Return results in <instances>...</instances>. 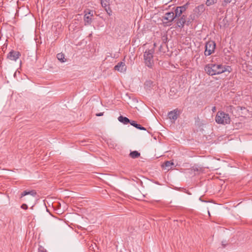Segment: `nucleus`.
<instances>
[{
	"mask_svg": "<svg viewBox=\"0 0 252 252\" xmlns=\"http://www.w3.org/2000/svg\"><path fill=\"white\" fill-rule=\"evenodd\" d=\"M205 71L209 75L221 74L226 71V68L221 64L209 63L205 65Z\"/></svg>",
	"mask_w": 252,
	"mask_h": 252,
	"instance_id": "obj_1",
	"label": "nucleus"
},
{
	"mask_svg": "<svg viewBox=\"0 0 252 252\" xmlns=\"http://www.w3.org/2000/svg\"><path fill=\"white\" fill-rule=\"evenodd\" d=\"M155 50L154 48L147 49L144 53V60L146 66L149 68H152L154 64V54Z\"/></svg>",
	"mask_w": 252,
	"mask_h": 252,
	"instance_id": "obj_2",
	"label": "nucleus"
},
{
	"mask_svg": "<svg viewBox=\"0 0 252 252\" xmlns=\"http://www.w3.org/2000/svg\"><path fill=\"white\" fill-rule=\"evenodd\" d=\"M215 120L218 124H227L230 122L229 115L222 111H219L217 113Z\"/></svg>",
	"mask_w": 252,
	"mask_h": 252,
	"instance_id": "obj_3",
	"label": "nucleus"
},
{
	"mask_svg": "<svg viewBox=\"0 0 252 252\" xmlns=\"http://www.w3.org/2000/svg\"><path fill=\"white\" fill-rule=\"evenodd\" d=\"M216 48V43L214 41L210 40L206 42L205 45V50L204 55L208 56L214 52Z\"/></svg>",
	"mask_w": 252,
	"mask_h": 252,
	"instance_id": "obj_4",
	"label": "nucleus"
},
{
	"mask_svg": "<svg viewBox=\"0 0 252 252\" xmlns=\"http://www.w3.org/2000/svg\"><path fill=\"white\" fill-rule=\"evenodd\" d=\"M189 3L187 2L182 6L176 7L174 9V16L175 18H176L181 16L182 15V14L186 11L189 7Z\"/></svg>",
	"mask_w": 252,
	"mask_h": 252,
	"instance_id": "obj_5",
	"label": "nucleus"
},
{
	"mask_svg": "<svg viewBox=\"0 0 252 252\" xmlns=\"http://www.w3.org/2000/svg\"><path fill=\"white\" fill-rule=\"evenodd\" d=\"M176 24L177 27L180 29L183 28L185 25L187 26V16L182 15L180 17H178L176 20Z\"/></svg>",
	"mask_w": 252,
	"mask_h": 252,
	"instance_id": "obj_6",
	"label": "nucleus"
},
{
	"mask_svg": "<svg viewBox=\"0 0 252 252\" xmlns=\"http://www.w3.org/2000/svg\"><path fill=\"white\" fill-rule=\"evenodd\" d=\"M21 56V53L19 51L12 50L7 56V58L10 60L16 61Z\"/></svg>",
	"mask_w": 252,
	"mask_h": 252,
	"instance_id": "obj_7",
	"label": "nucleus"
},
{
	"mask_svg": "<svg viewBox=\"0 0 252 252\" xmlns=\"http://www.w3.org/2000/svg\"><path fill=\"white\" fill-rule=\"evenodd\" d=\"M114 69L121 72H125L126 70V66L125 62H121L115 66Z\"/></svg>",
	"mask_w": 252,
	"mask_h": 252,
	"instance_id": "obj_8",
	"label": "nucleus"
},
{
	"mask_svg": "<svg viewBox=\"0 0 252 252\" xmlns=\"http://www.w3.org/2000/svg\"><path fill=\"white\" fill-rule=\"evenodd\" d=\"M179 114L180 111L177 109H176L169 112L168 113V116L170 120L175 121L177 119L178 116L179 115Z\"/></svg>",
	"mask_w": 252,
	"mask_h": 252,
	"instance_id": "obj_9",
	"label": "nucleus"
},
{
	"mask_svg": "<svg viewBox=\"0 0 252 252\" xmlns=\"http://www.w3.org/2000/svg\"><path fill=\"white\" fill-rule=\"evenodd\" d=\"M36 194H37V192L35 190H34V189L30 190H26L21 193L20 198H21L23 197H24L26 195H30L32 197L34 198V197H35Z\"/></svg>",
	"mask_w": 252,
	"mask_h": 252,
	"instance_id": "obj_10",
	"label": "nucleus"
},
{
	"mask_svg": "<svg viewBox=\"0 0 252 252\" xmlns=\"http://www.w3.org/2000/svg\"><path fill=\"white\" fill-rule=\"evenodd\" d=\"M174 13L173 12H168L165 14L163 19L169 22H172L175 19Z\"/></svg>",
	"mask_w": 252,
	"mask_h": 252,
	"instance_id": "obj_11",
	"label": "nucleus"
},
{
	"mask_svg": "<svg viewBox=\"0 0 252 252\" xmlns=\"http://www.w3.org/2000/svg\"><path fill=\"white\" fill-rule=\"evenodd\" d=\"M118 119L119 122L125 125H127L128 123L130 124V123L131 122V121L128 119L127 117H124L123 116H120Z\"/></svg>",
	"mask_w": 252,
	"mask_h": 252,
	"instance_id": "obj_12",
	"label": "nucleus"
},
{
	"mask_svg": "<svg viewBox=\"0 0 252 252\" xmlns=\"http://www.w3.org/2000/svg\"><path fill=\"white\" fill-rule=\"evenodd\" d=\"M92 17L91 16L88 15V14H85L84 17V20L85 22V25H90L92 22Z\"/></svg>",
	"mask_w": 252,
	"mask_h": 252,
	"instance_id": "obj_13",
	"label": "nucleus"
},
{
	"mask_svg": "<svg viewBox=\"0 0 252 252\" xmlns=\"http://www.w3.org/2000/svg\"><path fill=\"white\" fill-rule=\"evenodd\" d=\"M195 18V15L194 14H190L188 18L187 17V26L191 25L192 22Z\"/></svg>",
	"mask_w": 252,
	"mask_h": 252,
	"instance_id": "obj_14",
	"label": "nucleus"
},
{
	"mask_svg": "<svg viewBox=\"0 0 252 252\" xmlns=\"http://www.w3.org/2000/svg\"><path fill=\"white\" fill-rule=\"evenodd\" d=\"M130 125L138 129L144 130H146V128L142 126L140 124H137L136 121H131V122L130 123Z\"/></svg>",
	"mask_w": 252,
	"mask_h": 252,
	"instance_id": "obj_15",
	"label": "nucleus"
},
{
	"mask_svg": "<svg viewBox=\"0 0 252 252\" xmlns=\"http://www.w3.org/2000/svg\"><path fill=\"white\" fill-rule=\"evenodd\" d=\"M140 156V153L137 151H132L129 154V157L132 158H138Z\"/></svg>",
	"mask_w": 252,
	"mask_h": 252,
	"instance_id": "obj_16",
	"label": "nucleus"
},
{
	"mask_svg": "<svg viewBox=\"0 0 252 252\" xmlns=\"http://www.w3.org/2000/svg\"><path fill=\"white\" fill-rule=\"evenodd\" d=\"M57 58L61 62L64 63L66 61L64 55L63 53H59L57 55Z\"/></svg>",
	"mask_w": 252,
	"mask_h": 252,
	"instance_id": "obj_17",
	"label": "nucleus"
},
{
	"mask_svg": "<svg viewBox=\"0 0 252 252\" xmlns=\"http://www.w3.org/2000/svg\"><path fill=\"white\" fill-rule=\"evenodd\" d=\"M204 5H200L198 6L197 7H196L195 9H194V11L195 13H199V12H202L204 11Z\"/></svg>",
	"mask_w": 252,
	"mask_h": 252,
	"instance_id": "obj_18",
	"label": "nucleus"
},
{
	"mask_svg": "<svg viewBox=\"0 0 252 252\" xmlns=\"http://www.w3.org/2000/svg\"><path fill=\"white\" fill-rule=\"evenodd\" d=\"M153 82L151 80H147L144 84L145 87L150 88L153 86Z\"/></svg>",
	"mask_w": 252,
	"mask_h": 252,
	"instance_id": "obj_19",
	"label": "nucleus"
},
{
	"mask_svg": "<svg viewBox=\"0 0 252 252\" xmlns=\"http://www.w3.org/2000/svg\"><path fill=\"white\" fill-rule=\"evenodd\" d=\"M217 2V0H207L206 1V4L207 6H211L213 4Z\"/></svg>",
	"mask_w": 252,
	"mask_h": 252,
	"instance_id": "obj_20",
	"label": "nucleus"
},
{
	"mask_svg": "<svg viewBox=\"0 0 252 252\" xmlns=\"http://www.w3.org/2000/svg\"><path fill=\"white\" fill-rule=\"evenodd\" d=\"M101 4L102 6V7H104L105 8H107V7L108 6V3L106 0H101Z\"/></svg>",
	"mask_w": 252,
	"mask_h": 252,
	"instance_id": "obj_21",
	"label": "nucleus"
},
{
	"mask_svg": "<svg viewBox=\"0 0 252 252\" xmlns=\"http://www.w3.org/2000/svg\"><path fill=\"white\" fill-rule=\"evenodd\" d=\"M164 165L165 167H170L173 165V162L171 161H166L164 162Z\"/></svg>",
	"mask_w": 252,
	"mask_h": 252,
	"instance_id": "obj_22",
	"label": "nucleus"
},
{
	"mask_svg": "<svg viewBox=\"0 0 252 252\" xmlns=\"http://www.w3.org/2000/svg\"><path fill=\"white\" fill-rule=\"evenodd\" d=\"M85 14H88V15L93 17V11L92 10H89L88 11H85Z\"/></svg>",
	"mask_w": 252,
	"mask_h": 252,
	"instance_id": "obj_23",
	"label": "nucleus"
},
{
	"mask_svg": "<svg viewBox=\"0 0 252 252\" xmlns=\"http://www.w3.org/2000/svg\"><path fill=\"white\" fill-rule=\"evenodd\" d=\"M234 108V107L232 105H229L226 108V111L227 112H231L232 110V109Z\"/></svg>",
	"mask_w": 252,
	"mask_h": 252,
	"instance_id": "obj_24",
	"label": "nucleus"
},
{
	"mask_svg": "<svg viewBox=\"0 0 252 252\" xmlns=\"http://www.w3.org/2000/svg\"><path fill=\"white\" fill-rule=\"evenodd\" d=\"M105 10L109 15H111L112 11L109 7H107V8H105Z\"/></svg>",
	"mask_w": 252,
	"mask_h": 252,
	"instance_id": "obj_25",
	"label": "nucleus"
},
{
	"mask_svg": "<svg viewBox=\"0 0 252 252\" xmlns=\"http://www.w3.org/2000/svg\"><path fill=\"white\" fill-rule=\"evenodd\" d=\"M21 208L23 209H25V210H26L28 209V205L26 204H23L22 205H21Z\"/></svg>",
	"mask_w": 252,
	"mask_h": 252,
	"instance_id": "obj_26",
	"label": "nucleus"
},
{
	"mask_svg": "<svg viewBox=\"0 0 252 252\" xmlns=\"http://www.w3.org/2000/svg\"><path fill=\"white\" fill-rule=\"evenodd\" d=\"M167 36H164L162 37L163 42L165 43V42L167 41Z\"/></svg>",
	"mask_w": 252,
	"mask_h": 252,
	"instance_id": "obj_27",
	"label": "nucleus"
},
{
	"mask_svg": "<svg viewBox=\"0 0 252 252\" xmlns=\"http://www.w3.org/2000/svg\"><path fill=\"white\" fill-rule=\"evenodd\" d=\"M38 252H46V251H44L43 248L41 247L38 249Z\"/></svg>",
	"mask_w": 252,
	"mask_h": 252,
	"instance_id": "obj_28",
	"label": "nucleus"
},
{
	"mask_svg": "<svg viewBox=\"0 0 252 252\" xmlns=\"http://www.w3.org/2000/svg\"><path fill=\"white\" fill-rule=\"evenodd\" d=\"M103 115V112H100V113L96 114V116H98V117L102 116Z\"/></svg>",
	"mask_w": 252,
	"mask_h": 252,
	"instance_id": "obj_29",
	"label": "nucleus"
},
{
	"mask_svg": "<svg viewBox=\"0 0 252 252\" xmlns=\"http://www.w3.org/2000/svg\"><path fill=\"white\" fill-rule=\"evenodd\" d=\"M232 0H224V2L226 3H230Z\"/></svg>",
	"mask_w": 252,
	"mask_h": 252,
	"instance_id": "obj_30",
	"label": "nucleus"
},
{
	"mask_svg": "<svg viewBox=\"0 0 252 252\" xmlns=\"http://www.w3.org/2000/svg\"><path fill=\"white\" fill-rule=\"evenodd\" d=\"M216 110V107H213V109H212V110L213 111H214L215 110Z\"/></svg>",
	"mask_w": 252,
	"mask_h": 252,
	"instance_id": "obj_31",
	"label": "nucleus"
},
{
	"mask_svg": "<svg viewBox=\"0 0 252 252\" xmlns=\"http://www.w3.org/2000/svg\"><path fill=\"white\" fill-rule=\"evenodd\" d=\"M208 213L209 215L210 216V214L209 211H208Z\"/></svg>",
	"mask_w": 252,
	"mask_h": 252,
	"instance_id": "obj_32",
	"label": "nucleus"
},
{
	"mask_svg": "<svg viewBox=\"0 0 252 252\" xmlns=\"http://www.w3.org/2000/svg\"><path fill=\"white\" fill-rule=\"evenodd\" d=\"M193 169H194V171H195V170L198 171V169H197V168H196V169H194V168Z\"/></svg>",
	"mask_w": 252,
	"mask_h": 252,
	"instance_id": "obj_33",
	"label": "nucleus"
},
{
	"mask_svg": "<svg viewBox=\"0 0 252 252\" xmlns=\"http://www.w3.org/2000/svg\"><path fill=\"white\" fill-rule=\"evenodd\" d=\"M241 108V109L242 110L243 109V107H240Z\"/></svg>",
	"mask_w": 252,
	"mask_h": 252,
	"instance_id": "obj_34",
	"label": "nucleus"
}]
</instances>
